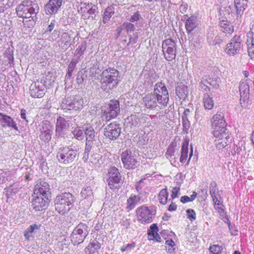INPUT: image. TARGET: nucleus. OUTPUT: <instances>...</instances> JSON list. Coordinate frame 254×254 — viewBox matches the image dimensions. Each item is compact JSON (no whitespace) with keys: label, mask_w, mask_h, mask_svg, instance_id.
Wrapping results in <instances>:
<instances>
[{"label":"nucleus","mask_w":254,"mask_h":254,"mask_svg":"<svg viewBox=\"0 0 254 254\" xmlns=\"http://www.w3.org/2000/svg\"><path fill=\"white\" fill-rule=\"evenodd\" d=\"M39 11V7L38 4L31 0H23L16 8V13L19 17L31 18L29 21L31 26L37 20V14Z\"/></svg>","instance_id":"f257e3e1"},{"label":"nucleus","mask_w":254,"mask_h":254,"mask_svg":"<svg viewBox=\"0 0 254 254\" xmlns=\"http://www.w3.org/2000/svg\"><path fill=\"white\" fill-rule=\"evenodd\" d=\"M75 197L69 192L62 193L57 196L55 200L56 211L60 214H64L73 206Z\"/></svg>","instance_id":"f03ea898"},{"label":"nucleus","mask_w":254,"mask_h":254,"mask_svg":"<svg viewBox=\"0 0 254 254\" xmlns=\"http://www.w3.org/2000/svg\"><path fill=\"white\" fill-rule=\"evenodd\" d=\"M77 151V148L72 145L60 147L56 157L61 164L67 165L75 160Z\"/></svg>","instance_id":"7ed1b4c3"},{"label":"nucleus","mask_w":254,"mask_h":254,"mask_svg":"<svg viewBox=\"0 0 254 254\" xmlns=\"http://www.w3.org/2000/svg\"><path fill=\"white\" fill-rule=\"evenodd\" d=\"M137 221L142 224L150 223L153 220L156 213L154 207H147L142 205L135 210Z\"/></svg>","instance_id":"20e7f679"},{"label":"nucleus","mask_w":254,"mask_h":254,"mask_svg":"<svg viewBox=\"0 0 254 254\" xmlns=\"http://www.w3.org/2000/svg\"><path fill=\"white\" fill-rule=\"evenodd\" d=\"M212 133L214 137H219L221 135L224 136V133H226L227 123L225 121L224 114L222 113H216L210 120Z\"/></svg>","instance_id":"39448f33"},{"label":"nucleus","mask_w":254,"mask_h":254,"mask_svg":"<svg viewBox=\"0 0 254 254\" xmlns=\"http://www.w3.org/2000/svg\"><path fill=\"white\" fill-rule=\"evenodd\" d=\"M152 93L157 97L160 109H163L167 106L169 96L168 90L163 83L161 82L157 83L155 85L153 92Z\"/></svg>","instance_id":"423d86ee"},{"label":"nucleus","mask_w":254,"mask_h":254,"mask_svg":"<svg viewBox=\"0 0 254 254\" xmlns=\"http://www.w3.org/2000/svg\"><path fill=\"white\" fill-rule=\"evenodd\" d=\"M162 49L164 58L168 61L175 59L177 52L176 42L172 39L164 40L162 43Z\"/></svg>","instance_id":"0eeeda50"},{"label":"nucleus","mask_w":254,"mask_h":254,"mask_svg":"<svg viewBox=\"0 0 254 254\" xmlns=\"http://www.w3.org/2000/svg\"><path fill=\"white\" fill-rule=\"evenodd\" d=\"M89 233L88 227L86 224L80 223L73 230L71 240L74 245H78L83 242Z\"/></svg>","instance_id":"6e6552de"},{"label":"nucleus","mask_w":254,"mask_h":254,"mask_svg":"<svg viewBox=\"0 0 254 254\" xmlns=\"http://www.w3.org/2000/svg\"><path fill=\"white\" fill-rule=\"evenodd\" d=\"M137 158L134 152L130 150L124 151L121 154L122 161L127 169H133L137 167L139 165Z\"/></svg>","instance_id":"1a4fd4ad"},{"label":"nucleus","mask_w":254,"mask_h":254,"mask_svg":"<svg viewBox=\"0 0 254 254\" xmlns=\"http://www.w3.org/2000/svg\"><path fill=\"white\" fill-rule=\"evenodd\" d=\"M242 46V40L238 35L234 36L227 44L226 53L230 56H233L239 53Z\"/></svg>","instance_id":"9d476101"},{"label":"nucleus","mask_w":254,"mask_h":254,"mask_svg":"<svg viewBox=\"0 0 254 254\" xmlns=\"http://www.w3.org/2000/svg\"><path fill=\"white\" fill-rule=\"evenodd\" d=\"M83 101L80 98L67 97L64 99L61 104V108L64 110H78L82 106Z\"/></svg>","instance_id":"9b49d317"},{"label":"nucleus","mask_w":254,"mask_h":254,"mask_svg":"<svg viewBox=\"0 0 254 254\" xmlns=\"http://www.w3.org/2000/svg\"><path fill=\"white\" fill-rule=\"evenodd\" d=\"M209 193L212 197L213 203L217 204L218 205L222 204V196L217 188L216 182H211L209 185Z\"/></svg>","instance_id":"f8f14e48"},{"label":"nucleus","mask_w":254,"mask_h":254,"mask_svg":"<svg viewBox=\"0 0 254 254\" xmlns=\"http://www.w3.org/2000/svg\"><path fill=\"white\" fill-rule=\"evenodd\" d=\"M63 0H49L45 7V13L47 15H55L60 9Z\"/></svg>","instance_id":"ddd939ff"},{"label":"nucleus","mask_w":254,"mask_h":254,"mask_svg":"<svg viewBox=\"0 0 254 254\" xmlns=\"http://www.w3.org/2000/svg\"><path fill=\"white\" fill-rule=\"evenodd\" d=\"M142 104L148 109H154L157 107L159 108V103L155 95L151 93L145 95L142 98Z\"/></svg>","instance_id":"4468645a"},{"label":"nucleus","mask_w":254,"mask_h":254,"mask_svg":"<svg viewBox=\"0 0 254 254\" xmlns=\"http://www.w3.org/2000/svg\"><path fill=\"white\" fill-rule=\"evenodd\" d=\"M32 205L36 211L45 210L48 205V198L43 195H37L32 201Z\"/></svg>","instance_id":"2eb2a0df"},{"label":"nucleus","mask_w":254,"mask_h":254,"mask_svg":"<svg viewBox=\"0 0 254 254\" xmlns=\"http://www.w3.org/2000/svg\"><path fill=\"white\" fill-rule=\"evenodd\" d=\"M252 84V81L250 79H246L241 81L239 86V91L241 95V100L243 99L244 101L249 99L250 94V86Z\"/></svg>","instance_id":"dca6fc26"},{"label":"nucleus","mask_w":254,"mask_h":254,"mask_svg":"<svg viewBox=\"0 0 254 254\" xmlns=\"http://www.w3.org/2000/svg\"><path fill=\"white\" fill-rule=\"evenodd\" d=\"M207 40L210 45H216L220 44L222 42L221 36L219 35L218 31L214 27L209 28Z\"/></svg>","instance_id":"f3484780"},{"label":"nucleus","mask_w":254,"mask_h":254,"mask_svg":"<svg viewBox=\"0 0 254 254\" xmlns=\"http://www.w3.org/2000/svg\"><path fill=\"white\" fill-rule=\"evenodd\" d=\"M42 133L40 135L41 139L45 142H48L51 139L53 133V127L47 121L43 122Z\"/></svg>","instance_id":"a211bd4d"},{"label":"nucleus","mask_w":254,"mask_h":254,"mask_svg":"<svg viewBox=\"0 0 254 254\" xmlns=\"http://www.w3.org/2000/svg\"><path fill=\"white\" fill-rule=\"evenodd\" d=\"M224 136L221 135L220 137H217L218 139H216L214 140V143L216 148L218 150H222L223 149L226 148L231 142V139L229 134L227 133H224Z\"/></svg>","instance_id":"6ab92c4d"},{"label":"nucleus","mask_w":254,"mask_h":254,"mask_svg":"<svg viewBox=\"0 0 254 254\" xmlns=\"http://www.w3.org/2000/svg\"><path fill=\"white\" fill-rule=\"evenodd\" d=\"M247 6V2L245 0H234V5H230L229 7L231 12H236L238 15L243 13L244 10Z\"/></svg>","instance_id":"aec40b11"},{"label":"nucleus","mask_w":254,"mask_h":254,"mask_svg":"<svg viewBox=\"0 0 254 254\" xmlns=\"http://www.w3.org/2000/svg\"><path fill=\"white\" fill-rule=\"evenodd\" d=\"M0 124L3 127H8L18 130L16 124L10 117L0 113Z\"/></svg>","instance_id":"412c9836"},{"label":"nucleus","mask_w":254,"mask_h":254,"mask_svg":"<svg viewBox=\"0 0 254 254\" xmlns=\"http://www.w3.org/2000/svg\"><path fill=\"white\" fill-rule=\"evenodd\" d=\"M109 69L102 72L101 83L102 87L108 92L111 89V72L108 71Z\"/></svg>","instance_id":"4be33fe9"},{"label":"nucleus","mask_w":254,"mask_h":254,"mask_svg":"<svg viewBox=\"0 0 254 254\" xmlns=\"http://www.w3.org/2000/svg\"><path fill=\"white\" fill-rule=\"evenodd\" d=\"M59 43V46L63 50H67L71 45V38L70 35L66 32L62 33Z\"/></svg>","instance_id":"5701e85b"},{"label":"nucleus","mask_w":254,"mask_h":254,"mask_svg":"<svg viewBox=\"0 0 254 254\" xmlns=\"http://www.w3.org/2000/svg\"><path fill=\"white\" fill-rule=\"evenodd\" d=\"M140 200L141 197L139 195L131 194L127 199L126 209L128 211L132 210L140 202Z\"/></svg>","instance_id":"b1692460"},{"label":"nucleus","mask_w":254,"mask_h":254,"mask_svg":"<svg viewBox=\"0 0 254 254\" xmlns=\"http://www.w3.org/2000/svg\"><path fill=\"white\" fill-rule=\"evenodd\" d=\"M142 118L139 115H131L125 120L127 126L131 128L136 127L141 124Z\"/></svg>","instance_id":"393cba45"},{"label":"nucleus","mask_w":254,"mask_h":254,"mask_svg":"<svg viewBox=\"0 0 254 254\" xmlns=\"http://www.w3.org/2000/svg\"><path fill=\"white\" fill-rule=\"evenodd\" d=\"M49 190L50 186L49 184L45 182H41L35 186L34 193L35 194L40 193L39 195H43L44 196Z\"/></svg>","instance_id":"a878e982"},{"label":"nucleus","mask_w":254,"mask_h":254,"mask_svg":"<svg viewBox=\"0 0 254 254\" xmlns=\"http://www.w3.org/2000/svg\"><path fill=\"white\" fill-rule=\"evenodd\" d=\"M197 19L196 17L191 16L189 17L185 23V28L188 34L190 33L192 30L197 26Z\"/></svg>","instance_id":"bb28decb"},{"label":"nucleus","mask_w":254,"mask_h":254,"mask_svg":"<svg viewBox=\"0 0 254 254\" xmlns=\"http://www.w3.org/2000/svg\"><path fill=\"white\" fill-rule=\"evenodd\" d=\"M29 93L33 98H41L45 94L44 89H40L38 86H36V83H32L31 85Z\"/></svg>","instance_id":"cd10ccee"},{"label":"nucleus","mask_w":254,"mask_h":254,"mask_svg":"<svg viewBox=\"0 0 254 254\" xmlns=\"http://www.w3.org/2000/svg\"><path fill=\"white\" fill-rule=\"evenodd\" d=\"M176 93L180 99L185 100L188 94L187 86L182 83L178 85L176 88Z\"/></svg>","instance_id":"c85d7f7f"},{"label":"nucleus","mask_w":254,"mask_h":254,"mask_svg":"<svg viewBox=\"0 0 254 254\" xmlns=\"http://www.w3.org/2000/svg\"><path fill=\"white\" fill-rule=\"evenodd\" d=\"M189 141L185 140L183 142L181 148V156L180 158V162L184 164L187 161L188 157V151H189Z\"/></svg>","instance_id":"c756f323"},{"label":"nucleus","mask_w":254,"mask_h":254,"mask_svg":"<svg viewBox=\"0 0 254 254\" xmlns=\"http://www.w3.org/2000/svg\"><path fill=\"white\" fill-rule=\"evenodd\" d=\"M219 26L220 30L225 33L226 35L231 34L234 31L233 25L228 21H221L219 23Z\"/></svg>","instance_id":"7c9ffc66"},{"label":"nucleus","mask_w":254,"mask_h":254,"mask_svg":"<svg viewBox=\"0 0 254 254\" xmlns=\"http://www.w3.org/2000/svg\"><path fill=\"white\" fill-rule=\"evenodd\" d=\"M202 100L205 109L210 110L213 109L214 105V101L210 95L207 93H204Z\"/></svg>","instance_id":"2f4dec72"},{"label":"nucleus","mask_w":254,"mask_h":254,"mask_svg":"<svg viewBox=\"0 0 254 254\" xmlns=\"http://www.w3.org/2000/svg\"><path fill=\"white\" fill-rule=\"evenodd\" d=\"M100 248L99 243L97 241H94L89 243L85 248L84 251L86 254H91L97 252Z\"/></svg>","instance_id":"473e14b6"},{"label":"nucleus","mask_w":254,"mask_h":254,"mask_svg":"<svg viewBox=\"0 0 254 254\" xmlns=\"http://www.w3.org/2000/svg\"><path fill=\"white\" fill-rule=\"evenodd\" d=\"M178 148H177V142L175 141L172 142L167 148L165 156L167 158H171L175 156V152H178Z\"/></svg>","instance_id":"72a5a7b5"},{"label":"nucleus","mask_w":254,"mask_h":254,"mask_svg":"<svg viewBox=\"0 0 254 254\" xmlns=\"http://www.w3.org/2000/svg\"><path fill=\"white\" fill-rule=\"evenodd\" d=\"M122 177L119 173L118 169L115 167H112V183L119 185L122 184Z\"/></svg>","instance_id":"f704fd0d"},{"label":"nucleus","mask_w":254,"mask_h":254,"mask_svg":"<svg viewBox=\"0 0 254 254\" xmlns=\"http://www.w3.org/2000/svg\"><path fill=\"white\" fill-rule=\"evenodd\" d=\"M168 196L169 193L167 188L161 190L158 196L160 203L163 205L166 204L167 202Z\"/></svg>","instance_id":"c9c22d12"},{"label":"nucleus","mask_w":254,"mask_h":254,"mask_svg":"<svg viewBox=\"0 0 254 254\" xmlns=\"http://www.w3.org/2000/svg\"><path fill=\"white\" fill-rule=\"evenodd\" d=\"M66 127V122L65 120L61 117H59L57 120L56 131L60 132Z\"/></svg>","instance_id":"e433bc0d"},{"label":"nucleus","mask_w":254,"mask_h":254,"mask_svg":"<svg viewBox=\"0 0 254 254\" xmlns=\"http://www.w3.org/2000/svg\"><path fill=\"white\" fill-rule=\"evenodd\" d=\"M112 119L117 117L120 112V103L118 100H112Z\"/></svg>","instance_id":"4c0bfd02"},{"label":"nucleus","mask_w":254,"mask_h":254,"mask_svg":"<svg viewBox=\"0 0 254 254\" xmlns=\"http://www.w3.org/2000/svg\"><path fill=\"white\" fill-rule=\"evenodd\" d=\"M84 133L86 137V141L93 142L95 137L94 129L92 127H87L84 130Z\"/></svg>","instance_id":"58836bf2"},{"label":"nucleus","mask_w":254,"mask_h":254,"mask_svg":"<svg viewBox=\"0 0 254 254\" xmlns=\"http://www.w3.org/2000/svg\"><path fill=\"white\" fill-rule=\"evenodd\" d=\"M121 128L119 124L116 123H112V140L118 137L121 133Z\"/></svg>","instance_id":"ea45409f"},{"label":"nucleus","mask_w":254,"mask_h":254,"mask_svg":"<svg viewBox=\"0 0 254 254\" xmlns=\"http://www.w3.org/2000/svg\"><path fill=\"white\" fill-rule=\"evenodd\" d=\"M166 250L169 253H173L175 250V244L172 239L167 240L165 242Z\"/></svg>","instance_id":"a19ab883"},{"label":"nucleus","mask_w":254,"mask_h":254,"mask_svg":"<svg viewBox=\"0 0 254 254\" xmlns=\"http://www.w3.org/2000/svg\"><path fill=\"white\" fill-rule=\"evenodd\" d=\"M121 80V77L118 70L112 68V86H116Z\"/></svg>","instance_id":"79ce46f5"},{"label":"nucleus","mask_w":254,"mask_h":254,"mask_svg":"<svg viewBox=\"0 0 254 254\" xmlns=\"http://www.w3.org/2000/svg\"><path fill=\"white\" fill-rule=\"evenodd\" d=\"M197 196V193L195 191H193L192 194L190 197L187 195H184L181 197L180 201L183 203H185L189 202H191L194 200Z\"/></svg>","instance_id":"37998d69"},{"label":"nucleus","mask_w":254,"mask_h":254,"mask_svg":"<svg viewBox=\"0 0 254 254\" xmlns=\"http://www.w3.org/2000/svg\"><path fill=\"white\" fill-rule=\"evenodd\" d=\"M248 52L250 56L254 58V38L251 39V41H248Z\"/></svg>","instance_id":"c03bdc74"},{"label":"nucleus","mask_w":254,"mask_h":254,"mask_svg":"<svg viewBox=\"0 0 254 254\" xmlns=\"http://www.w3.org/2000/svg\"><path fill=\"white\" fill-rule=\"evenodd\" d=\"M123 28L126 30L127 34H129L133 32L135 30L134 25L130 22H126L123 25Z\"/></svg>","instance_id":"a18cd8bd"},{"label":"nucleus","mask_w":254,"mask_h":254,"mask_svg":"<svg viewBox=\"0 0 254 254\" xmlns=\"http://www.w3.org/2000/svg\"><path fill=\"white\" fill-rule=\"evenodd\" d=\"M93 194L92 190L89 187H87L82 189L81 191V195L82 197L84 198H87L91 196Z\"/></svg>","instance_id":"49530a36"},{"label":"nucleus","mask_w":254,"mask_h":254,"mask_svg":"<svg viewBox=\"0 0 254 254\" xmlns=\"http://www.w3.org/2000/svg\"><path fill=\"white\" fill-rule=\"evenodd\" d=\"M74 136L78 140H82L83 139V130L79 128H75L72 131Z\"/></svg>","instance_id":"de8ad7c7"},{"label":"nucleus","mask_w":254,"mask_h":254,"mask_svg":"<svg viewBox=\"0 0 254 254\" xmlns=\"http://www.w3.org/2000/svg\"><path fill=\"white\" fill-rule=\"evenodd\" d=\"M222 250V247L218 245H213L209 248V251L212 254H219Z\"/></svg>","instance_id":"09e8293b"},{"label":"nucleus","mask_w":254,"mask_h":254,"mask_svg":"<svg viewBox=\"0 0 254 254\" xmlns=\"http://www.w3.org/2000/svg\"><path fill=\"white\" fill-rule=\"evenodd\" d=\"M135 243L134 242H132L130 244H127L122 246L121 248V250L122 252H126L128 253L133 250L135 248Z\"/></svg>","instance_id":"8fccbe9b"},{"label":"nucleus","mask_w":254,"mask_h":254,"mask_svg":"<svg viewBox=\"0 0 254 254\" xmlns=\"http://www.w3.org/2000/svg\"><path fill=\"white\" fill-rule=\"evenodd\" d=\"M158 228L157 224H153L150 227L149 230L148 231V235L150 238L152 237L157 233Z\"/></svg>","instance_id":"3c124183"},{"label":"nucleus","mask_w":254,"mask_h":254,"mask_svg":"<svg viewBox=\"0 0 254 254\" xmlns=\"http://www.w3.org/2000/svg\"><path fill=\"white\" fill-rule=\"evenodd\" d=\"M204 81L208 84L211 85L214 88H218L219 86L218 81L213 80L209 77H205Z\"/></svg>","instance_id":"603ef678"},{"label":"nucleus","mask_w":254,"mask_h":254,"mask_svg":"<svg viewBox=\"0 0 254 254\" xmlns=\"http://www.w3.org/2000/svg\"><path fill=\"white\" fill-rule=\"evenodd\" d=\"M111 8L108 6L104 13L103 20V21L104 23L108 22L111 17Z\"/></svg>","instance_id":"864d4df0"},{"label":"nucleus","mask_w":254,"mask_h":254,"mask_svg":"<svg viewBox=\"0 0 254 254\" xmlns=\"http://www.w3.org/2000/svg\"><path fill=\"white\" fill-rule=\"evenodd\" d=\"M129 37V42L127 44V45L128 46L130 45H133L137 43V39L138 38V33L135 32L133 33L132 35H128Z\"/></svg>","instance_id":"5fc2aeb1"},{"label":"nucleus","mask_w":254,"mask_h":254,"mask_svg":"<svg viewBox=\"0 0 254 254\" xmlns=\"http://www.w3.org/2000/svg\"><path fill=\"white\" fill-rule=\"evenodd\" d=\"M86 45L85 44H82L78 46V48L76 49L75 51V55L80 57L83 55L84 52L86 50Z\"/></svg>","instance_id":"6e6d98bb"},{"label":"nucleus","mask_w":254,"mask_h":254,"mask_svg":"<svg viewBox=\"0 0 254 254\" xmlns=\"http://www.w3.org/2000/svg\"><path fill=\"white\" fill-rule=\"evenodd\" d=\"M188 218L190 221H193L195 220L196 214L193 209H188L186 211Z\"/></svg>","instance_id":"4d7b16f0"},{"label":"nucleus","mask_w":254,"mask_h":254,"mask_svg":"<svg viewBox=\"0 0 254 254\" xmlns=\"http://www.w3.org/2000/svg\"><path fill=\"white\" fill-rule=\"evenodd\" d=\"M145 179H141L139 182H137L135 185V189L138 193V195L141 193L142 188L144 187V181Z\"/></svg>","instance_id":"13d9d810"},{"label":"nucleus","mask_w":254,"mask_h":254,"mask_svg":"<svg viewBox=\"0 0 254 254\" xmlns=\"http://www.w3.org/2000/svg\"><path fill=\"white\" fill-rule=\"evenodd\" d=\"M104 136L108 139L109 141L111 139V123L109 124L104 129Z\"/></svg>","instance_id":"bf43d9fd"},{"label":"nucleus","mask_w":254,"mask_h":254,"mask_svg":"<svg viewBox=\"0 0 254 254\" xmlns=\"http://www.w3.org/2000/svg\"><path fill=\"white\" fill-rule=\"evenodd\" d=\"M180 188L179 187H174L173 188L172 190V194L171 195V197L172 199H174L179 196V194L180 193Z\"/></svg>","instance_id":"052dcab7"},{"label":"nucleus","mask_w":254,"mask_h":254,"mask_svg":"<svg viewBox=\"0 0 254 254\" xmlns=\"http://www.w3.org/2000/svg\"><path fill=\"white\" fill-rule=\"evenodd\" d=\"M141 15L139 14V11H136L131 16L129 19V21L133 22L139 20L141 18Z\"/></svg>","instance_id":"680f3d73"},{"label":"nucleus","mask_w":254,"mask_h":254,"mask_svg":"<svg viewBox=\"0 0 254 254\" xmlns=\"http://www.w3.org/2000/svg\"><path fill=\"white\" fill-rule=\"evenodd\" d=\"M56 21L55 20H53L51 22L50 24L48 25L47 28L45 31V33L48 34L52 32L55 26Z\"/></svg>","instance_id":"e2e57ef3"},{"label":"nucleus","mask_w":254,"mask_h":254,"mask_svg":"<svg viewBox=\"0 0 254 254\" xmlns=\"http://www.w3.org/2000/svg\"><path fill=\"white\" fill-rule=\"evenodd\" d=\"M205 78L203 77L202 79H201L199 83V87L201 88V89L203 90L204 91H210V88L207 86V84L204 81V80H205Z\"/></svg>","instance_id":"0e129e2a"},{"label":"nucleus","mask_w":254,"mask_h":254,"mask_svg":"<svg viewBox=\"0 0 254 254\" xmlns=\"http://www.w3.org/2000/svg\"><path fill=\"white\" fill-rule=\"evenodd\" d=\"M228 221H229L228 227H229V229L230 231L231 235H233V236L237 235L238 234V230L236 229L235 226H233L231 225V224L229 220H228Z\"/></svg>","instance_id":"69168bd1"},{"label":"nucleus","mask_w":254,"mask_h":254,"mask_svg":"<svg viewBox=\"0 0 254 254\" xmlns=\"http://www.w3.org/2000/svg\"><path fill=\"white\" fill-rule=\"evenodd\" d=\"M40 225L36 224L31 225L27 229L26 231H27V232L32 234L35 230H38L40 228Z\"/></svg>","instance_id":"338daca9"},{"label":"nucleus","mask_w":254,"mask_h":254,"mask_svg":"<svg viewBox=\"0 0 254 254\" xmlns=\"http://www.w3.org/2000/svg\"><path fill=\"white\" fill-rule=\"evenodd\" d=\"M188 9V4L186 3L182 4L179 7V10L182 13H185Z\"/></svg>","instance_id":"774afa93"}]
</instances>
